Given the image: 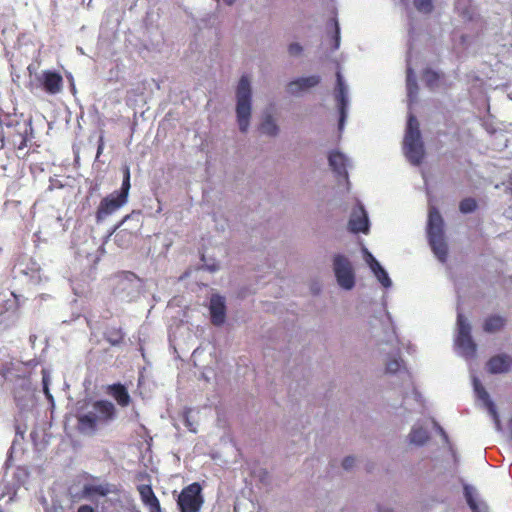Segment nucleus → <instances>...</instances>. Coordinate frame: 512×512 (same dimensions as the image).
Wrapping results in <instances>:
<instances>
[{
	"instance_id": "38",
	"label": "nucleus",
	"mask_w": 512,
	"mask_h": 512,
	"mask_svg": "<svg viewBox=\"0 0 512 512\" xmlns=\"http://www.w3.org/2000/svg\"><path fill=\"white\" fill-rule=\"evenodd\" d=\"M364 259L369 266L370 270L375 268V264H380L378 260L367 250L364 249Z\"/></svg>"
},
{
	"instance_id": "4",
	"label": "nucleus",
	"mask_w": 512,
	"mask_h": 512,
	"mask_svg": "<svg viewBox=\"0 0 512 512\" xmlns=\"http://www.w3.org/2000/svg\"><path fill=\"white\" fill-rule=\"evenodd\" d=\"M427 234L434 255L444 263L447 259L448 248L444 238L443 219L435 207L429 209Z\"/></svg>"
},
{
	"instance_id": "33",
	"label": "nucleus",
	"mask_w": 512,
	"mask_h": 512,
	"mask_svg": "<svg viewBox=\"0 0 512 512\" xmlns=\"http://www.w3.org/2000/svg\"><path fill=\"white\" fill-rule=\"evenodd\" d=\"M330 25L331 27L333 28V36H332V39H333V46H332V49L333 50H337L339 47H340V27H339V23L337 21L336 18H333L331 19L330 21Z\"/></svg>"
},
{
	"instance_id": "7",
	"label": "nucleus",
	"mask_w": 512,
	"mask_h": 512,
	"mask_svg": "<svg viewBox=\"0 0 512 512\" xmlns=\"http://www.w3.org/2000/svg\"><path fill=\"white\" fill-rule=\"evenodd\" d=\"M33 128L31 119L17 120L15 123H7L3 132V138L14 149L22 150L27 146L32 137Z\"/></svg>"
},
{
	"instance_id": "25",
	"label": "nucleus",
	"mask_w": 512,
	"mask_h": 512,
	"mask_svg": "<svg viewBox=\"0 0 512 512\" xmlns=\"http://www.w3.org/2000/svg\"><path fill=\"white\" fill-rule=\"evenodd\" d=\"M125 334L120 327H109L104 332V339L112 346L120 345L124 340Z\"/></svg>"
},
{
	"instance_id": "39",
	"label": "nucleus",
	"mask_w": 512,
	"mask_h": 512,
	"mask_svg": "<svg viewBox=\"0 0 512 512\" xmlns=\"http://www.w3.org/2000/svg\"><path fill=\"white\" fill-rule=\"evenodd\" d=\"M146 506L148 507L149 512H162L161 505L157 497L149 502Z\"/></svg>"
},
{
	"instance_id": "21",
	"label": "nucleus",
	"mask_w": 512,
	"mask_h": 512,
	"mask_svg": "<svg viewBox=\"0 0 512 512\" xmlns=\"http://www.w3.org/2000/svg\"><path fill=\"white\" fill-rule=\"evenodd\" d=\"M487 366L492 374L505 373L512 369V358L508 355H497L489 360Z\"/></svg>"
},
{
	"instance_id": "34",
	"label": "nucleus",
	"mask_w": 512,
	"mask_h": 512,
	"mask_svg": "<svg viewBox=\"0 0 512 512\" xmlns=\"http://www.w3.org/2000/svg\"><path fill=\"white\" fill-rule=\"evenodd\" d=\"M423 80L430 88H434L439 80V74L433 70L427 69L424 72Z\"/></svg>"
},
{
	"instance_id": "26",
	"label": "nucleus",
	"mask_w": 512,
	"mask_h": 512,
	"mask_svg": "<svg viewBox=\"0 0 512 512\" xmlns=\"http://www.w3.org/2000/svg\"><path fill=\"white\" fill-rule=\"evenodd\" d=\"M371 271L384 288L388 289L392 286V280L389 277L388 272L381 264H375V268H373Z\"/></svg>"
},
{
	"instance_id": "48",
	"label": "nucleus",
	"mask_w": 512,
	"mask_h": 512,
	"mask_svg": "<svg viewBox=\"0 0 512 512\" xmlns=\"http://www.w3.org/2000/svg\"><path fill=\"white\" fill-rule=\"evenodd\" d=\"M27 69H28L29 73L32 74V71H33L32 65H29Z\"/></svg>"
},
{
	"instance_id": "17",
	"label": "nucleus",
	"mask_w": 512,
	"mask_h": 512,
	"mask_svg": "<svg viewBox=\"0 0 512 512\" xmlns=\"http://www.w3.org/2000/svg\"><path fill=\"white\" fill-rule=\"evenodd\" d=\"M349 230L353 233H367L369 230V219L363 205H358L353 209L349 223Z\"/></svg>"
},
{
	"instance_id": "43",
	"label": "nucleus",
	"mask_w": 512,
	"mask_h": 512,
	"mask_svg": "<svg viewBox=\"0 0 512 512\" xmlns=\"http://www.w3.org/2000/svg\"><path fill=\"white\" fill-rule=\"evenodd\" d=\"M266 476H267V472H265V471L262 472V471L258 470V474H257L258 482L265 481Z\"/></svg>"
},
{
	"instance_id": "15",
	"label": "nucleus",
	"mask_w": 512,
	"mask_h": 512,
	"mask_svg": "<svg viewBox=\"0 0 512 512\" xmlns=\"http://www.w3.org/2000/svg\"><path fill=\"white\" fill-rule=\"evenodd\" d=\"M226 312L225 298L219 294H213L209 303L211 323L217 327L222 326L226 320Z\"/></svg>"
},
{
	"instance_id": "6",
	"label": "nucleus",
	"mask_w": 512,
	"mask_h": 512,
	"mask_svg": "<svg viewBox=\"0 0 512 512\" xmlns=\"http://www.w3.org/2000/svg\"><path fill=\"white\" fill-rule=\"evenodd\" d=\"M455 348L457 353L466 360H471L476 356L477 346L471 336V325L460 312L457 315Z\"/></svg>"
},
{
	"instance_id": "11",
	"label": "nucleus",
	"mask_w": 512,
	"mask_h": 512,
	"mask_svg": "<svg viewBox=\"0 0 512 512\" xmlns=\"http://www.w3.org/2000/svg\"><path fill=\"white\" fill-rule=\"evenodd\" d=\"M126 200L118 196L116 193H111L104 197L96 210L95 218L97 223L103 222L108 216L115 213L119 210L124 204H126Z\"/></svg>"
},
{
	"instance_id": "46",
	"label": "nucleus",
	"mask_w": 512,
	"mask_h": 512,
	"mask_svg": "<svg viewBox=\"0 0 512 512\" xmlns=\"http://www.w3.org/2000/svg\"><path fill=\"white\" fill-rule=\"evenodd\" d=\"M379 512H394V511L389 507H380Z\"/></svg>"
},
{
	"instance_id": "36",
	"label": "nucleus",
	"mask_w": 512,
	"mask_h": 512,
	"mask_svg": "<svg viewBox=\"0 0 512 512\" xmlns=\"http://www.w3.org/2000/svg\"><path fill=\"white\" fill-rule=\"evenodd\" d=\"M303 52V47L299 44V43H291L289 46H288V53L290 56H293V57H298L302 54Z\"/></svg>"
},
{
	"instance_id": "45",
	"label": "nucleus",
	"mask_w": 512,
	"mask_h": 512,
	"mask_svg": "<svg viewBox=\"0 0 512 512\" xmlns=\"http://www.w3.org/2000/svg\"><path fill=\"white\" fill-rule=\"evenodd\" d=\"M459 39H460V44L459 45H465L467 40H468V37L466 35H459Z\"/></svg>"
},
{
	"instance_id": "10",
	"label": "nucleus",
	"mask_w": 512,
	"mask_h": 512,
	"mask_svg": "<svg viewBox=\"0 0 512 512\" xmlns=\"http://www.w3.org/2000/svg\"><path fill=\"white\" fill-rule=\"evenodd\" d=\"M334 98L339 110V124L340 131L344 129L345 121L347 118V111L349 107V87L346 84L341 72H336V86L334 89Z\"/></svg>"
},
{
	"instance_id": "40",
	"label": "nucleus",
	"mask_w": 512,
	"mask_h": 512,
	"mask_svg": "<svg viewBox=\"0 0 512 512\" xmlns=\"http://www.w3.org/2000/svg\"><path fill=\"white\" fill-rule=\"evenodd\" d=\"M356 459L353 456H347L342 461V467L344 470H351L355 465Z\"/></svg>"
},
{
	"instance_id": "14",
	"label": "nucleus",
	"mask_w": 512,
	"mask_h": 512,
	"mask_svg": "<svg viewBox=\"0 0 512 512\" xmlns=\"http://www.w3.org/2000/svg\"><path fill=\"white\" fill-rule=\"evenodd\" d=\"M130 220H135L136 221V225L133 229H120L116 234H115V243L120 246V247H126L128 246L134 236L136 235L140 225H139V222H140V213H136V212H132L128 215H126L122 221L117 225L116 229L117 228H120V226L122 224H124L125 222H128Z\"/></svg>"
},
{
	"instance_id": "37",
	"label": "nucleus",
	"mask_w": 512,
	"mask_h": 512,
	"mask_svg": "<svg viewBox=\"0 0 512 512\" xmlns=\"http://www.w3.org/2000/svg\"><path fill=\"white\" fill-rule=\"evenodd\" d=\"M467 0H457L456 1V9L463 15L465 18L471 19L472 16L467 8H465Z\"/></svg>"
},
{
	"instance_id": "50",
	"label": "nucleus",
	"mask_w": 512,
	"mask_h": 512,
	"mask_svg": "<svg viewBox=\"0 0 512 512\" xmlns=\"http://www.w3.org/2000/svg\"><path fill=\"white\" fill-rule=\"evenodd\" d=\"M216 269H217V267H216V266H212V267H210V270H211V271H215Z\"/></svg>"
},
{
	"instance_id": "18",
	"label": "nucleus",
	"mask_w": 512,
	"mask_h": 512,
	"mask_svg": "<svg viewBox=\"0 0 512 512\" xmlns=\"http://www.w3.org/2000/svg\"><path fill=\"white\" fill-rule=\"evenodd\" d=\"M329 166L339 176L347 179L349 159L339 151H332L328 156Z\"/></svg>"
},
{
	"instance_id": "20",
	"label": "nucleus",
	"mask_w": 512,
	"mask_h": 512,
	"mask_svg": "<svg viewBox=\"0 0 512 512\" xmlns=\"http://www.w3.org/2000/svg\"><path fill=\"white\" fill-rule=\"evenodd\" d=\"M107 393L113 397L117 404L121 407H127L131 403V397L127 388L121 383H114L107 387Z\"/></svg>"
},
{
	"instance_id": "1",
	"label": "nucleus",
	"mask_w": 512,
	"mask_h": 512,
	"mask_svg": "<svg viewBox=\"0 0 512 512\" xmlns=\"http://www.w3.org/2000/svg\"><path fill=\"white\" fill-rule=\"evenodd\" d=\"M397 337L394 331L388 336L385 343L379 345V352L389 355V359L385 364V373L389 375H397L401 380L402 385L406 389H411V392H405L403 399V407L406 410H421L423 408V399L420 393L413 387L412 377L409 371L404 366V363L399 355L397 347Z\"/></svg>"
},
{
	"instance_id": "8",
	"label": "nucleus",
	"mask_w": 512,
	"mask_h": 512,
	"mask_svg": "<svg viewBox=\"0 0 512 512\" xmlns=\"http://www.w3.org/2000/svg\"><path fill=\"white\" fill-rule=\"evenodd\" d=\"M201 491L202 488L197 482L184 487L177 499L180 512H200L204 503Z\"/></svg>"
},
{
	"instance_id": "5",
	"label": "nucleus",
	"mask_w": 512,
	"mask_h": 512,
	"mask_svg": "<svg viewBox=\"0 0 512 512\" xmlns=\"http://www.w3.org/2000/svg\"><path fill=\"white\" fill-rule=\"evenodd\" d=\"M236 96V114L239 129L241 132H247L251 118V86L249 78L245 75L239 80Z\"/></svg>"
},
{
	"instance_id": "44",
	"label": "nucleus",
	"mask_w": 512,
	"mask_h": 512,
	"mask_svg": "<svg viewBox=\"0 0 512 512\" xmlns=\"http://www.w3.org/2000/svg\"><path fill=\"white\" fill-rule=\"evenodd\" d=\"M185 425L190 431L196 432V430L192 427V423L191 421H189L187 416L185 417Z\"/></svg>"
},
{
	"instance_id": "16",
	"label": "nucleus",
	"mask_w": 512,
	"mask_h": 512,
	"mask_svg": "<svg viewBox=\"0 0 512 512\" xmlns=\"http://www.w3.org/2000/svg\"><path fill=\"white\" fill-rule=\"evenodd\" d=\"M258 130L271 137H274L279 133L277 109L274 104H271L263 111L261 122L258 125Z\"/></svg>"
},
{
	"instance_id": "13",
	"label": "nucleus",
	"mask_w": 512,
	"mask_h": 512,
	"mask_svg": "<svg viewBox=\"0 0 512 512\" xmlns=\"http://www.w3.org/2000/svg\"><path fill=\"white\" fill-rule=\"evenodd\" d=\"M321 81L319 75H310L306 77H298L286 85V92L294 97H299L311 88L317 86Z\"/></svg>"
},
{
	"instance_id": "30",
	"label": "nucleus",
	"mask_w": 512,
	"mask_h": 512,
	"mask_svg": "<svg viewBox=\"0 0 512 512\" xmlns=\"http://www.w3.org/2000/svg\"><path fill=\"white\" fill-rule=\"evenodd\" d=\"M505 320L500 316H491L484 323V330L486 332L499 331L504 326Z\"/></svg>"
},
{
	"instance_id": "35",
	"label": "nucleus",
	"mask_w": 512,
	"mask_h": 512,
	"mask_svg": "<svg viewBox=\"0 0 512 512\" xmlns=\"http://www.w3.org/2000/svg\"><path fill=\"white\" fill-rule=\"evenodd\" d=\"M477 207L476 201L473 198H466L460 202V211L464 214L473 212Z\"/></svg>"
},
{
	"instance_id": "31",
	"label": "nucleus",
	"mask_w": 512,
	"mask_h": 512,
	"mask_svg": "<svg viewBox=\"0 0 512 512\" xmlns=\"http://www.w3.org/2000/svg\"><path fill=\"white\" fill-rule=\"evenodd\" d=\"M137 490L139 492L141 501L144 505H147L149 502H151L154 498H156V495L151 487V485L142 484L137 487Z\"/></svg>"
},
{
	"instance_id": "47",
	"label": "nucleus",
	"mask_w": 512,
	"mask_h": 512,
	"mask_svg": "<svg viewBox=\"0 0 512 512\" xmlns=\"http://www.w3.org/2000/svg\"><path fill=\"white\" fill-rule=\"evenodd\" d=\"M227 5H232L235 0H223Z\"/></svg>"
},
{
	"instance_id": "42",
	"label": "nucleus",
	"mask_w": 512,
	"mask_h": 512,
	"mask_svg": "<svg viewBox=\"0 0 512 512\" xmlns=\"http://www.w3.org/2000/svg\"><path fill=\"white\" fill-rule=\"evenodd\" d=\"M77 512H94V509L90 505H81Z\"/></svg>"
},
{
	"instance_id": "23",
	"label": "nucleus",
	"mask_w": 512,
	"mask_h": 512,
	"mask_svg": "<svg viewBox=\"0 0 512 512\" xmlns=\"http://www.w3.org/2000/svg\"><path fill=\"white\" fill-rule=\"evenodd\" d=\"M24 368V365L19 361H10L8 363H5L0 367V374L5 379H13V378H27L28 374L26 372H23L22 369Z\"/></svg>"
},
{
	"instance_id": "19",
	"label": "nucleus",
	"mask_w": 512,
	"mask_h": 512,
	"mask_svg": "<svg viewBox=\"0 0 512 512\" xmlns=\"http://www.w3.org/2000/svg\"><path fill=\"white\" fill-rule=\"evenodd\" d=\"M42 78V85L47 93L57 94L61 91L63 79L59 73L52 71H44Z\"/></svg>"
},
{
	"instance_id": "28",
	"label": "nucleus",
	"mask_w": 512,
	"mask_h": 512,
	"mask_svg": "<svg viewBox=\"0 0 512 512\" xmlns=\"http://www.w3.org/2000/svg\"><path fill=\"white\" fill-rule=\"evenodd\" d=\"M109 493V489L105 485H91L87 484L83 487L82 495L85 498H90L94 495L106 496Z\"/></svg>"
},
{
	"instance_id": "9",
	"label": "nucleus",
	"mask_w": 512,
	"mask_h": 512,
	"mask_svg": "<svg viewBox=\"0 0 512 512\" xmlns=\"http://www.w3.org/2000/svg\"><path fill=\"white\" fill-rule=\"evenodd\" d=\"M333 271L342 289L351 290L355 286V273L348 257L343 254L334 255Z\"/></svg>"
},
{
	"instance_id": "32",
	"label": "nucleus",
	"mask_w": 512,
	"mask_h": 512,
	"mask_svg": "<svg viewBox=\"0 0 512 512\" xmlns=\"http://www.w3.org/2000/svg\"><path fill=\"white\" fill-rule=\"evenodd\" d=\"M414 7L423 14H429L433 10L432 0H413Z\"/></svg>"
},
{
	"instance_id": "3",
	"label": "nucleus",
	"mask_w": 512,
	"mask_h": 512,
	"mask_svg": "<svg viewBox=\"0 0 512 512\" xmlns=\"http://www.w3.org/2000/svg\"><path fill=\"white\" fill-rule=\"evenodd\" d=\"M403 152L412 165H420L424 157V146L419 130V123L413 114H409L403 140Z\"/></svg>"
},
{
	"instance_id": "29",
	"label": "nucleus",
	"mask_w": 512,
	"mask_h": 512,
	"mask_svg": "<svg viewBox=\"0 0 512 512\" xmlns=\"http://www.w3.org/2000/svg\"><path fill=\"white\" fill-rule=\"evenodd\" d=\"M130 187V169L128 166H125L123 169V181L121 189L120 191H114V193H116L118 196L127 201Z\"/></svg>"
},
{
	"instance_id": "22",
	"label": "nucleus",
	"mask_w": 512,
	"mask_h": 512,
	"mask_svg": "<svg viewBox=\"0 0 512 512\" xmlns=\"http://www.w3.org/2000/svg\"><path fill=\"white\" fill-rule=\"evenodd\" d=\"M418 94V85L413 73L412 68V52L411 47L409 48L407 56V95L409 102L412 103L416 100Z\"/></svg>"
},
{
	"instance_id": "49",
	"label": "nucleus",
	"mask_w": 512,
	"mask_h": 512,
	"mask_svg": "<svg viewBox=\"0 0 512 512\" xmlns=\"http://www.w3.org/2000/svg\"><path fill=\"white\" fill-rule=\"evenodd\" d=\"M44 389H45V393L48 395V388L46 386V382L44 381Z\"/></svg>"
},
{
	"instance_id": "24",
	"label": "nucleus",
	"mask_w": 512,
	"mask_h": 512,
	"mask_svg": "<svg viewBox=\"0 0 512 512\" xmlns=\"http://www.w3.org/2000/svg\"><path fill=\"white\" fill-rule=\"evenodd\" d=\"M429 439V433L427 429L423 428L419 424H415L409 434V442L411 444L422 446Z\"/></svg>"
},
{
	"instance_id": "51",
	"label": "nucleus",
	"mask_w": 512,
	"mask_h": 512,
	"mask_svg": "<svg viewBox=\"0 0 512 512\" xmlns=\"http://www.w3.org/2000/svg\"><path fill=\"white\" fill-rule=\"evenodd\" d=\"M510 432H511V437H512V419H511V422H510Z\"/></svg>"
},
{
	"instance_id": "27",
	"label": "nucleus",
	"mask_w": 512,
	"mask_h": 512,
	"mask_svg": "<svg viewBox=\"0 0 512 512\" xmlns=\"http://www.w3.org/2000/svg\"><path fill=\"white\" fill-rule=\"evenodd\" d=\"M464 495L472 512H484V507L480 506L475 499V489L470 485L464 486Z\"/></svg>"
},
{
	"instance_id": "41",
	"label": "nucleus",
	"mask_w": 512,
	"mask_h": 512,
	"mask_svg": "<svg viewBox=\"0 0 512 512\" xmlns=\"http://www.w3.org/2000/svg\"><path fill=\"white\" fill-rule=\"evenodd\" d=\"M433 424L435 426V428L437 429V431L441 434V436L443 437V439L448 442V436L446 434V432L443 430V428L435 421H433Z\"/></svg>"
},
{
	"instance_id": "12",
	"label": "nucleus",
	"mask_w": 512,
	"mask_h": 512,
	"mask_svg": "<svg viewBox=\"0 0 512 512\" xmlns=\"http://www.w3.org/2000/svg\"><path fill=\"white\" fill-rule=\"evenodd\" d=\"M471 378H472L473 388H474L476 397L480 401L483 402V404L486 407V409L488 410L489 414L492 416L496 430L501 431L502 426H501V422H500L495 404L490 399L488 392L483 387L480 380L474 374H471Z\"/></svg>"
},
{
	"instance_id": "2",
	"label": "nucleus",
	"mask_w": 512,
	"mask_h": 512,
	"mask_svg": "<svg viewBox=\"0 0 512 512\" xmlns=\"http://www.w3.org/2000/svg\"><path fill=\"white\" fill-rule=\"evenodd\" d=\"M117 410L109 400H96L91 410L77 416L78 429L82 433L94 434L99 425H105L116 418Z\"/></svg>"
}]
</instances>
